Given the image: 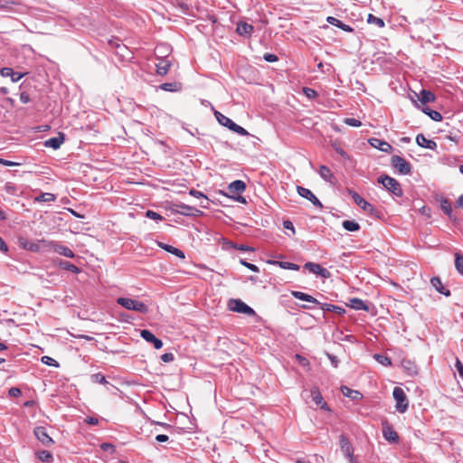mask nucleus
<instances>
[{"mask_svg":"<svg viewBox=\"0 0 463 463\" xmlns=\"http://www.w3.org/2000/svg\"><path fill=\"white\" fill-rule=\"evenodd\" d=\"M338 28H341L343 31L348 32V33H351L354 30L350 25L345 24L342 22H341L340 26H338Z\"/></svg>","mask_w":463,"mask_h":463,"instance_id":"nucleus-64","label":"nucleus"},{"mask_svg":"<svg viewBox=\"0 0 463 463\" xmlns=\"http://www.w3.org/2000/svg\"><path fill=\"white\" fill-rule=\"evenodd\" d=\"M455 367L458 372L459 376L463 379V364L458 358H456Z\"/></svg>","mask_w":463,"mask_h":463,"instance_id":"nucleus-52","label":"nucleus"},{"mask_svg":"<svg viewBox=\"0 0 463 463\" xmlns=\"http://www.w3.org/2000/svg\"><path fill=\"white\" fill-rule=\"evenodd\" d=\"M13 75L14 77H11L12 81L17 82L25 75V73L13 71Z\"/></svg>","mask_w":463,"mask_h":463,"instance_id":"nucleus-58","label":"nucleus"},{"mask_svg":"<svg viewBox=\"0 0 463 463\" xmlns=\"http://www.w3.org/2000/svg\"><path fill=\"white\" fill-rule=\"evenodd\" d=\"M8 394L11 396V397H19L21 394H22V392L19 388L17 387H12L9 389L8 391Z\"/></svg>","mask_w":463,"mask_h":463,"instance_id":"nucleus-51","label":"nucleus"},{"mask_svg":"<svg viewBox=\"0 0 463 463\" xmlns=\"http://www.w3.org/2000/svg\"><path fill=\"white\" fill-rule=\"evenodd\" d=\"M273 264L278 265L279 267H280L281 269H284L298 270L300 269V267L298 264H295L292 262H288V261L275 260V261H273Z\"/></svg>","mask_w":463,"mask_h":463,"instance_id":"nucleus-32","label":"nucleus"},{"mask_svg":"<svg viewBox=\"0 0 463 463\" xmlns=\"http://www.w3.org/2000/svg\"><path fill=\"white\" fill-rule=\"evenodd\" d=\"M298 194L307 200L310 201L311 203L320 209L323 208L322 203L317 198V196L307 188L302 186H297Z\"/></svg>","mask_w":463,"mask_h":463,"instance_id":"nucleus-13","label":"nucleus"},{"mask_svg":"<svg viewBox=\"0 0 463 463\" xmlns=\"http://www.w3.org/2000/svg\"><path fill=\"white\" fill-rule=\"evenodd\" d=\"M14 70L9 67H5L0 70V74L2 77H14L13 75Z\"/></svg>","mask_w":463,"mask_h":463,"instance_id":"nucleus-48","label":"nucleus"},{"mask_svg":"<svg viewBox=\"0 0 463 463\" xmlns=\"http://www.w3.org/2000/svg\"><path fill=\"white\" fill-rule=\"evenodd\" d=\"M37 201L40 202H53L55 201V195L51 193H42L37 198Z\"/></svg>","mask_w":463,"mask_h":463,"instance_id":"nucleus-42","label":"nucleus"},{"mask_svg":"<svg viewBox=\"0 0 463 463\" xmlns=\"http://www.w3.org/2000/svg\"><path fill=\"white\" fill-rule=\"evenodd\" d=\"M416 142L420 146L424 147V148H429V149L434 150L437 147V144L435 141L428 139L422 134H419L416 137Z\"/></svg>","mask_w":463,"mask_h":463,"instance_id":"nucleus-21","label":"nucleus"},{"mask_svg":"<svg viewBox=\"0 0 463 463\" xmlns=\"http://www.w3.org/2000/svg\"><path fill=\"white\" fill-rule=\"evenodd\" d=\"M430 283H431L432 287L435 288V289L439 293H440V294H442V295H444L446 297L450 296V291L444 288V286L442 285V282H441V280H440V279L439 277H433L430 279Z\"/></svg>","mask_w":463,"mask_h":463,"instance_id":"nucleus-24","label":"nucleus"},{"mask_svg":"<svg viewBox=\"0 0 463 463\" xmlns=\"http://www.w3.org/2000/svg\"><path fill=\"white\" fill-rule=\"evenodd\" d=\"M326 21H327L329 24H333V25H335V26H337V27H338V26H340V24H341V21H340V20H338V19H336L335 17H333V16H328V17L326 18Z\"/></svg>","mask_w":463,"mask_h":463,"instance_id":"nucleus-59","label":"nucleus"},{"mask_svg":"<svg viewBox=\"0 0 463 463\" xmlns=\"http://www.w3.org/2000/svg\"><path fill=\"white\" fill-rule=\"evenodd\" d=\"M378 183L382 184L383 187L392 193L394 196L402 197L403 192L400 183L387 175H383L378 178Z\"/></svg>","mask_w":463,"mask_h":463,"instance_id":"nucleus-2","label":"nucleus"},{"mask_svg":"<svg viewBox=\"0 0 463 463\" xmlns=\"http://www.w3.org/2000/svg\"><path fill=\"white\" fill-rule=\"evenodd\" d=\"M57 264L61 269L71 271L74 274H79L80 272V269L76 265L67 260H60Z\"/></svg>","mask_w":463,"mask_h":463,"instance_id":"nucleus-29","label":"nucleus"},{"mask_svg":"<svg viewBox=\"0 0 463 463\" xmlns=\"http://www.w3.org/2000/svg\"><path fill=\"white\" fill-rule=\"evenodd\" d=\"M0 250L3 252L8 251V247H7L6 243L5 242V241L1 237H0Z\"/></svg>","mask_w":463,"mask_h":463,"instance_id":"nucleus-63","label":"nucleus"},{"mask_svg":"<svg viewBox=\"0 0 463 463\" xmlns=\"http://www.w3.org/2000/svg\"><path fill=\"white\" fill-rule=\"evenodd\" d=\"M304 269H307L309 272L316 274L323 279H328L331 277V273L326 268H323L320 264L314 262H307L304 265Z\"/></svg>","mask_w":463,"mask_h":463,"instance_id":"nucleus-11","label":"nucleus"},{"mask_svg":"<svg viewBox=\"0 0 463 463\" xmlns=\"http://www.w3.org/2000/svg\"><path fill=\"white\" fill-rule=\"evenodd\" d=\"M158 246L166 250L167 252L169 253H172L174 255H175L176 257L180 258V259H184L185 256H184V251H182L181 250L172 246V245H168V244H165L164 242H158Z\"/></svg>","mask_w":463,"mask_h":463,"instance_id":"nucleus-26","label":"nucleus"},{"mask_svg":"<svg viewBox=\"0 0 463 463\" xmlns=\"http://www.w3.org/2000/svg\"><path fill=\"white\" fill-rule=\"evenodd\" d=\"M140 335L146 342L153 344V345L156 349L162 348V346H163L162 340L156 337L155 335L151 331H149L147 329H143L140 332Z\"/></svg>","mask_w":463,"mask_h":463,"instance_id":"nucleus-16","label":"nucleus"},{"mask_svg":"<svg viewBox=\"0 0 463 463\" xmlns=\"http://www.w3.org/2000/svg\"><path fill=\"white\" fill-rule=\"evenodd\" d=\"M228 307L230 310L237 313H241L248 315L250 317H253L256 315V312L250 306L245 304L242 300L237 298H232L228 302Z\"/></svg>","mask_w":463,"mask_h":463,"instance_id":"nucleus-5","label":"nucleus"},{"mask_svg":"<svg viewBox=\"0 0 463 463\" xmlns=\"http://www.w3.org/2000/svg\"><path fill=\"white\" fill-rule=\"evenodd\" d=\"M49 247L54 252L60 254L61 256H64V257H67V258H71V259H73L75 257L74 252L69 247H67L65 245H62L61 243L51 241L49 243Z\"/></svg>","mask_w":463,"mask_h":463,"instance_id":"nucleus-15","label":"nucleus"},{"mask_svg":"<svg viewBox=\"0 0 463 463\" xmlns=\"http://www.w3.org/2000/svg\"><path fill=\"white\" fill-rule=\"evenodd\" d=\"M345 123L351 127H360L362 125L361 121L354 118H345Z\"/></svg>","mask_w":463,"mask_h":463,"instance_id":"nucleus-45","label":"nucleus"},{"mask_svg":"<svg viewBox=\"0 0 463 463\" xmlns=\"http://www.w3.org/2000/svg\"><path fill=\"white\" fill-rule=\"evenodd\" d=\"M303 92L309 99H313V98L317 97V91L313 89L305 87V88H303Z\"/></svg>","mask_w":463,"mask_h":463,"instance_id":"nucleus-49","label":"nucleus"},{"mask_svg":"<svg viewBox=\"0 0 463 463\" xmlns=\"http://www.w3.org/2000/svg\"><path fill=\"white\" fill-rule=\"evenodd\" d=\"M352 197L354 203L364 211L370 212L371 213L375 211V208L357 193L354 192Z\"/></svg>","mask_w":463,"mask_h":463,"instance_id":"nucleus-19","label":"nucleus"},{"mask_svg":"<svg viewBox=\"0 0 463 463\" xmlns=\"http://www.w3.org/2000/svg\"><path fill=\"white\" fill-rule=\"evenodd\" d=\"M368 142L372 146L388 154L392 153L393 149L392 146L388 142L376 137L370 138Z\"/></svg>","mask_w":463,"mask_h":463,"instance_id":"nucleus-17","label":"nucleus"},{"mask_svg":"<svg viewBox=\"0 0 463 463\" xmlns=\"http://www.w3.org/2000/svg\"><path fill=\"white\" fill-rule=\"evenodd\" d=\"M392 396L396 402V411L400 413H404L408 410L409 400L403 389L401 387H394Z\"/></svg>","mask_w":463,"mask_h":463,"instance_id":"nucleus-4","label":"nucleus"},{"mask_svg":"<svg viewBox=\"0 0 463 463\" xmlns=\"http://www.w3.org/2000/svg\"><path fill=\"white\" fill-rule=\"evenodd\" d=\"M343 228L348 232H357L360 230V225L355 221L345 220L342 223Z\"/></svg>","mask_w":463,"mask_h":463,"instance_id":"nucleus-33","label":"nucleus"},{"mask_svg":"<svg viewBox=\"0 0 463 463\" xmlns=\"http://www.w3.org/2000/svg\"><path fill=\"white\" fill-rule=\"evenodd\" d=\"M339 445L341 451L345 458H348L350 463H358L356 458L354 456V449L348 438L344 434L339 436Z\"/></svg>","mask_w":463,"mask_h":463,"instance_id":"nucleus-7","label":"nucleus"},{"mask_svg":"<svg viewBox=\"0 0 463 463\" xmlns=\"http://www.w3.org/2000/svg\"><path fill=\"white\" fill-rule=\"evenodd\" d=\"M350 307L355 310H369L367 304L360 298H354L350 299Z\"/></svg>","mask_w":463,"mask_h":463,"instance_id":"nucleus-28","label":"nucleus"},{"mask_svg":"<svg viewBox=\"0 0 463 463\" xmlns=\"http://www.w3.org/2000/svg\"><path fill=\"white\" fill-rule=\"evenodd\" d=\"M341 392L344 396L348 397V398L352 399L353 401L361 400L363 398V394L360 392H358L356 390H353L345 385H343L341 387Z\"/></svg>","mask_w":463,"mask_h":463,"instance_id":"nucleus-23","label":"nucleus"},{"mask_svg":"<svg viewBox=\"0 0 463 463\" xmlns=\"http://www.w3.org/2000/svg\"><path fill=\"white\" fill-rule=\"evenodd\" d=\"M264 59H265V61H267L269 62H274V61H278V57L275 54H271V53H266L264 55Z\"/></svg>","mask_w":463,"mask_h":463,"instance_id":"nucleus-61","label":"nucleus"},{"mask_svg":"<svg viewBox=\"0 0 463 463\" xmlns=\"http://www.w3.org/2000/svg\"><path fill=\"white\" fill-rule=\"evenodd\" d=\"M391 165L401 175L411 174V165L400 156L394 155L391 157Z\"/></svg>","mask_w":463,"mask_h":463,"instance_id":"nucleus-6","label":"nucleus"},{"mask_svg":"<svg viewBox=\"0 0 463 463\" xmlns=\"http://www.w3.org/2000/svg\"><path fill=\"white\" fill-rule=\"evenodd\" d=\"M100 449L103 451H110L111 453H113L115 451V446L111 443L104 442L100 445Z\"/></svg>","mask_w":463,"mask_h":463,"instance_id":"nucleus-50","label":"nucleus"},{"mask_svg":"<svg viewBox=\"0 0 463 463\" xmlns=\"http://www.w3.org/2000/svg\"><path fill=\"white\" fill-rule=\"evenodd\" d=\"M118 304L121 307H125L128 310L138 311L142 314H146L148 312L147 306L138 300L128 298H118L117 300Z\"/></svg>","mask_w":463,"mask_h":463,"instance_id":"nucleus-3","label":"nucleus"},{"mask_svg":"<svg viewBox=\"0 0 463 463\" xmlns=\"http://www.w3.org/2000/svg\"><path fill=\"white\" fill-rule=\"evenodd\" d=\"M440 207L444 213H446L449 217H451L452 207L450 202L448 199H443L440 203Z\"/></svg>","mask_w":463,"mask_h":463,"instance_id":"nucleus-39","label":"nucleus"},{"mask_svg":"<svg viewBox=\"0 0 463 463\" xmlns=\"http://www.w3.org/2000/svg\"><path fill=\"white\" fill-rule=\"evenodd\" d=\"M307 398L311 399V402H314L317 406L320 407L322 410L329 411V408L326 402H324V399L318 390L317 387H313Z\"/></svg>","mask_w":463,"mask_h":463,"instance_id":"nucleus-14","label":"nucleus"},{"mask_svg":"<svg viewBox=\"0 0 463 463\" xmlns=\"http://www.w3.org/2000/svg\"><path fill=\"white\" fill-rule=\"evenodd\" d=\"M171 66V62L167 60L160 59L159 62L156 64V72L159 75H165L169 68Z\"/></svg>","mask_w":463,"mask_h":463,"instance_id":"nucleus-30","label":"nucleus"},{"mask_svg":"<svg viewBox=\"0 0 463 463\" xmlns=\"http://www.w3.org/2000/svg\"><path fill=\"white\" fill-rule=\"evenodd\" d=\"M200 200H201L200 203H199L200 207L208 209L210 203H209V199L206 197V195Z\"/></svg>","mask_w":463,"mask_h":463,"instance_id":"nucleus-60","label":"nucleus"},{"mask_svg":"<svg viewBox=\"0 0 463 463\" xmlns=\"http://www.w3.org/2000/svg\"><path fill=\"white\" fill-rule=\"evenodd\" d=\"M330 144L334 150L345 159H348V154L340 146V142L337 139L331 140Z\"/></svg>","mask_w":463,"mask_h":463,"instance_id":"nucleus-31","label":"nucleus"},{"mask_svg":"<svg viewBox=\"0 0 463 463\" xmlns=\"http://www.w3.org/2000/svg\"><path fill=\"white\" fill-rule=\"evenodd\" d=\"M382 430L384 439L390 443H397L399 435L387 420L382 421Z\"/></svg>","mask_w":463,"mask_h":463,"instance_id":"nucleus-8","label":"nucleus"},{"mask_svg":"<svg viewBox=\"0 0 463 463\" xmlns=\"http://www.w3.org/2000/svg\"><path fill=\"white\" fill-rule=\"evenodd\" d=\"M65 141V135L59 132L57 137H51L44 141V146L53 148L54 150L61 147Z\"/></svg>","mask_w":463,"mask_h":463,"instance_id":"nucleus-18","label":"nucleus"},{"mask_svg":"<svg viewBox=\"0 0 463 463\" xmlns=\"http://www.w3.org/2000/svg\"><path fill=\"white\" fill-rule=\"evenodd\" d=\"M33 434L35 438L45 447H51L54 444V440L49 436L46 429L43 426L34 428Z\"/></svg>","mask_w":463,"mask_h":463,"instance_id":"nucleus-10","label":"nucleus"},{"mask_svg":"<svg viewBox=\"0 0 463 463\" xmlns=\"http://www.w3.org/2000/svg\"><path fill=\"white\" fill-rule=\"evenodd\" d=\"M169 439L167 435L165 434H158L156 436V440L158 442H165Z\"/></svg>","mask_w":463,"mask_h":463,"instance_id":"nucleus-62","label":"nucleus"},{"mask_svg":"<svg viewBox=\"0 0 463 463\" xmlns=\"http://www.w3.org/2000/svg\"><path fill=\"white\" fill-rule=\"evenodd\" d=\"M160 88L165 91H179L182 84L179 82L163 83Z\"/></svg>","mask_w":463,"mask_h":463,"instance_id":"nucleus-34","label":"nucleus"},{"mask_svg":"<svg viewBox=\"0 0 463 463\" xmlns=\"http://www.w3.org/2000/svg\"><path fill=\"white\" fill-rule=\"evenodd\" d=\"M146 216L147 218L155 220V221H162L163 220V217L159 213H157L154 211H151V210H147L146 212Z\"/></svg>","mask_w":463,"mask_h":463,"instance_id":"nucleus-44","label":"nucleus"},{"mask_svg":"<svg viewBox=\"0 0 463 463\" xmlns=\"http://www.w3.org/2000/svg\"><path fill=\"white\" fill-rule=\"evenodd\" d=\"M0 165L5 166H14V165H19V163L9 161L4 158H0Z\"/></svg>","mask_w":463,"mask_h":463,"instance_id":"nucleus-56","label":"nucleus"},{"mask_svg":"<svg viewBox=\"0 0 463 463\" xmlns=\"http://www.w3.org/2000/svg\"><path fill=\"white\" fill-rule=\"evenodd\" d=\"M36 456L43 462H50L52 459V455L48 450H40Z\"/></svg>","mask_w":463,"mask_h":463,"instance_id":"nucleus-38","label":"nucleus"},{"mask_svg":"<svg viewBox=\"0 0 463 463\" xmlns=\"http://www.w3.org/2000/svg\"><path fill=\"white\" fill-rule=\"evenodd\" d=\"M283 228L291 231L293 234L295 233L293 222L289 220H286L283 222Z\"/></svg>","mask_w":463,"mask_h":463,"instance_id":"nucleus-54","label":"nucleus"},{"mask_svg":"<svg viewBox=\"0 0 463 463\" xmlns=\"http://www.w3.org/2000/svg\"><path fill=\"white\" fill-rule=\"evenodd\" d=\"M23 247L24 249H27V250H30L32 251H37L39 250V247L37 244L35 243H28V242H25V243H23Z\"/></svg>","mask_w":463,"mask_h":463,"instance_id":"nucleus-55","label":"nucleus"},{"mask_svg":"<svg viewBox=\"0 0 463 463\" xmlns=\"http://www.w3.org/2000/svg\"><path fill=\"white\" fill-rule=\"evenodd\" d=\"M367 22H368V24H374L375 26H377L379 28L384 27V24H385L382 18L376 17L372 14H368Z\"/></svg>","mask_w":463,"mask_h":463,"instance_id":"nucleus-36","label":"nucleus"},{"mask_svg":"<svg viewBox=\"0 0 463 463\" xmlns=\"http://www.w3.org/2000/svg\"><path fill=\"white\" fill-rule=\"evenodd\" d=\"M402 366L408 371L410 375H414L417 373V368L411 361H403Z\"/></svg>","mask_w":463,"mask_h":463,"instance_id":"nucleus-41","label":"nucleus"},{"mask_svg":"<svg viewBox=\"0 0 463 463\" xmlns=\"http://www.w3.org/2000/svg\"><path fill=\"white\" fill-rule=\"evenodd\" d=\"M91 380L94 383H98L100 384H109V382L106 380V377L101 373H97L91 375Z\"/></svg>","mask_w":463,"mask_h":463,"instance_id":"nucleus-40","label":"nucleus"},{"mask_svg":"<svg viewBox=\"0 0 463 463\" xmlns=\"http://www.w3.org/2000/svg\"><path fill=\"white\" fill-rule=\"evenodd\" d=\"M291 295L299 300L306 301L307 299L308 294L301 292V291H292Z\"/></svg>","mask_w":463,"mask_h":463,"instance_id":"nucleus-46","label":"nucleus"},{"mask_svg":"<svg viewBox=\"0 0 463 463\" xmlns=\"http://www.w3.org/2000/svg\"><path fill=\"white\" fill-rule=\"evenodd\" d=\"M175 207L176 208L175 211L184 216H201L203 214V213L193 206H189L187 204H184L183 203H175Z\"/></svg>","mask_w":463,"mask_h":463,"instance_id":"nucleus-12","label":"nucleus"},{"mask_svg":"<svg viewBox=\"0 0 463 463\" xmlns=\"http://www.w3.org/2000/svg\"><path fill=\"white\" fill-rule=\"evenodd\" d=\"M174 354L172 353H165L164 354L161 355V360L164 362V363H170L172 361H174Z\"/></svg>","mask_w":463,"mask_h":463,"instance_id":"nucleus-53","label":"nucleus"},{"mask_svg":"<svg viewBox=\"0 0 463 463\" xmlns=\"http://www.w3.org/2000/svg\"><path fill=\"white\" fill-rule=\"evenodd\" d=\"M245 189L246 184L241 180L233 181L228 185V191L232 194V196L241 194L245 191Z\"/></svg>","mask_w":463,"mask_h":463,"instance_id":"nucleus-20","label":"nucleus"},{"mask_svg":"<svg viewBox=\"0 0 463 463\" xmlns=\"http://www.w3.org/2000/svg\"><path fill=\"white\" fill-rule=\"evenodd\" d=\"M373 358L381 364L384 365V366H390L392 365V361H391V358L388 357L387 355L385 354H375L373 355Z\"/></svg>","mask_w":463,"mask_h":463,"instance_id":"nucleus-35","label":"nucleus"},{"mask_svg":"<svg viewBox=\"0 0 463 463\" xmlns=\"http://www.w3.org/2000/svg\"><path fill=\"white\" fill-rule=\"evenodd\" d=\"M41 361L44 364L49 365V366H53V367H59L60 366L59 363L55 359H53V358H52L50 356H43L41 358Z\"/></svg>","mask_w":463,"mask_h":463,"instance_id":"nucleus-43","label":"nucleus"},{"mask_svg":"<svg viewBox=\"0 0 463 463\" xmlns=\"http://www.w3.org/2000/svg\"><path fill=\"white\" fill-rule=\"evenodd\" d=\"M236 32L240 35L250 36L253 32V26L247 23L241 22L237 24Z\"/></svg>","mask_w":463,"mask_h":463,"instance_id":"nucleus-25","label":"nucleus"},{"mask_svg":"<svg viewBox=\"0 0 463 463\" xmlns=\"http://www.w3.org/2000/svg\"><path fill=\"white\" fill-rule=\"evenodd\" d=\"M455 267L458 272L463 276V255L460 252L455 253Z\"/></svg>","mask_w":463,"mask_h":463,"instance_id":"nucleus-37","label":"nucleus"},{"mask_svg":"<svg viewBox=\"0 0 463 463\" xmlns=\"http://www.w3.org/2000/svg\"><path fill=\"white\" fill-rule=\"evenodd\" d=\"M219 124L227 127L229 129L239 134L240 136H249L248 131L242 127L234 123L231 118H216Z\"/></svg>","mask_w":463,"mask_h":463,"instance_id":"nucleus-9","label":"nucleus"},{"mask_svg":"<svg viewBox=\"0 0 463 463\" xmlns=\"http://www.w3.org/2000/svg\"><path fill=\"white\" fill-rule=\"evenodd\" d=\"M189 194H190L192 196H194V197H195V198H197V199H202L203 197H204V196H205L202 192L197 191V190H195V189H191V190L189 191Z\"/></svg>","mask_w":463,"mask_h":463,"instance_id":"nucleus-57","label":"nucleus"},{"mask_svg":"<svg viewBox=\"0 0 463 463\" xmlns=\"http://www.w3.org/2000/svg\"><path fill=\"white\" fill-rule=\"evenodd\" d=\"M240 263L241 265H243L244 267L248 268L249 269H250L253 272H259L260 271L259 268L256 265L251 264L250 262H247L246 260H244L242 259L240 260Z\"/></svg>","mask_w":463,"mask_h":463,"instance_id":"nucleus-47","label":"nucleus"},{"mask_svg":"<svg viewBox=\"0 0 463 463\" xmlns=\"http://www.w3.org/2000/svg\"><path fill=\"white\" fill-rule=\"evenodd\" d=\"M318 174L325 181L329 182L330 184H333L335 180V177L329 167L326 165H320L318 169Z\"/></svg>","mask_w":463,"mask_h":463,"instance_id":"nucleus-22","label":"nucleus"},{"mask_svg":"<svg viewBox=\"0 0 463 463\" xmlns=\"http://www.w3.org/2000/svg\"><path fill=\"white\" fill-rule=\"evenodd\" d=\"M320 308L325 312H335L338 315H343L345 313V309L344 307L328 303L320 304Z\"/></svg>","mask_w":463,"mask_h":463,"instance_id":"nucleus-27","label":"nucleus"},{"mask_svg":"<svg viewBox=\"0 0 463 463\" xmlns=\"http://www.w3.org/2000/svg\"><path fill=\"white\" fill-rule=\"evenodd\" d=\"M417 100L423 106L422 112L427 114L428 116H441L439 112L430 109L427 104L435 100V95L427 90H421L420 93L413 92V95L411 96V99L416 102Z\"/></svg>","mask_w":463,"mask_h":463,"instance_id":"nucleus-1","label":"nucleus"}]
</instances>
